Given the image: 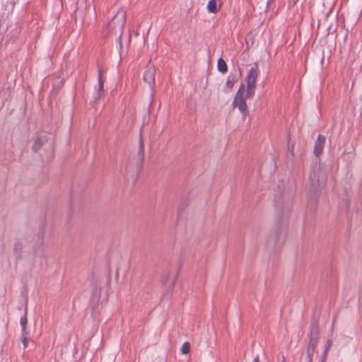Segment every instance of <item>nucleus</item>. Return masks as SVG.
Segmentation results:
<instances>
[{"label": "nucleus", "instance_id": "f257e3e1", "mask_svg": "<svg viewBox=\"0 0 362 362\" xmlns=\"http://www.w3.org/2000/svg\"><path fill=\"white\" fill-rule=\"evenodd\" d=\"M320 327L317 319L313 318L310 323V331L309 334V341L306 348L305 355L302 354L300 358V362H313L315 348L320 340Z\"/></svg>", "mask_w": 362, "mask_h": 362}, {"label": "nucleus", "instance_id": "f03ea898", "mask_svg": "<svg viewBox=\"0 0 362 362\" xmlns=\"http://www.w3.org/2000/svg\"><path fill=\"white\" fill-rule=\"evenodd\" d=\"M283 223L282 218H279L276 223L274 230L268 238V245H271L274 250L279 249L283 245Z\"/></svg>", "mask_w": 362, "mask_h": 362}, {"label": "nucleus", "instance_id": "7ed1b4c3", "mask_svg": "<svg viewBox=\"0 0 362 362\" xmlns=\"http://www.w3.org/2000/svg\"><path fill=\"white\" fill-rule=\"evenodd\" d=\"M259 74L258 64L255 63L254 66L248 71L246 76V95L245 98L250 97L254 95L257 86V78Z\"/></svg>", "mask_w": 362, "mask_h": 362}, {"label": "nucleus", "instance_id": "20e7f679", "mask_svg": "<svg viewBox=\"0 0 362 362\" xmlns=\"http://www.w3.org/2000/svg\"><path fill=\"white\" fill-rule=\"evenodd\" d=\"M245 89V85L242 84L237 91L233 102V107H238L241 113H245L247 109L246 102L243 96Z\"/></svg>", "mask_w": 362, "mask_h": 362}, {"label": "nucleus", "instance_id": "39448f33", "mask_svg": "<svg viewBox=\"0 0 362 362\" xmlns=\"http://www.w3.org/2000/svg\"><path fill=\"white\" fill-rule=\"evenodd\" d=\"M156 69L153 66L148 65L144 73V80L149 85L151 94L154 93Z\"/></svg>", "mask_w": 362, "mask_h": 362}, {"label": "nucleus", "instance_id": "423d86ee", "mask_svg": "<svg viewBox=\"0 0 362 362\" xmlns=\"http://www.w3.org/2000/svg\"><path fill=\"white\" fill-rule=\"evenodd\" d=\"M144 160V144L142 137L140 136L139 143V149H138L137 155L136 156V171H137L136 177L139 176V174L140 173V172L141 170Z\"/></svg>", "mask_w": 362, "mask_h": 362}, {"label": "nucleus", "instance_id": "0eeeda50", "mask_svg": "<svg viewBox=\"0 0 362 362\" xmlns=\"http://www.w3.org/2000/svg\"><path fill=\"white\" fill-rule=\"evenodd\" d=\"M103 86L104 81L103 80L102 69H100L98 70V87H95V91L93 95L94 103H96L102 97L103 94Z\"/></svg>", "mask_w": 362, "mask_h": 362}, {"label": "nucleus", "instance_id": "6e6552de", "mask_svg": "<svg viewBox=\"0 0 362 362\" xmlns=\"http://www.w3.org/2000/svg\"><path fill=\"white\" fill-rule=\"evenodd\" d=\"M325 142V137L321 134H319L314 146L313 153L315 156L319 157L323 151L324 145Z\"/></svg>", "mask_w": 362, "mask_h": 362}, {"label": "nucleus", "instance_id": "1a4fd4ad", "mask_svg": "<svg viewBox=\"0 0 362 362\" xmlns=\"http://www.w3.org/2000/svg\"><path fill=\"white\" fill-rule=\"evenodd\" d=\"M23 250V243L20 240H16L13 244V252L17 261L21 260L22 259Z\"/></svg>", "mask_w": 362, "mask_h": 362}, {"label": "nucleus", "instance_id": "9d476101", "mask_svg": "<svg viewBox=\"0 0 362 362\" xmlns=\"http://www.w3.org/2000/svg\"><path fill=\"white\" fill-rule=\"evenodd\" d=\"M47 142V136L37 137L35 140L33 147H32L33 151L37 152L41 148V147Z\"/></svg>", "mask_w": 362, "mask_h": 362}, {"label": "nucleus", "instance_id": "9b49d317", "mask_svg": "<svg viewBox=\"0 0 362 362\" xmlns=\"http://www.w3.org/2000/svg\"><path fill=\"white\" fill-rule=\"evenodd\" d=\"M238 76H237V73L235 71L234 72H230L229 75L228 76L226 82V87L230 89L234 86L235 83L238 81Z\"/></svg>", "mask_w": 362, "mask_h": 362}, {"label": "nucleus", "instance_id": "f8f14e48", "mask_svg": "<svg viewBox=\"0 0 362 362\" xmlns=\"http://www.w3.org/2000/svg\"><path fill=\"white\" fill-rule=\"evenodd\" d=\"M217 69L222 74H225L228 70L227 64L221 57L218 59Z\"/></svg>", "mask_w": 362, "mask_h": 362}, {"label": "nucleus", "instance_id": "ddd939ff", "mask_svg": "<svg viewBox=\"0 0 362 362\" xmlns=\"http://www.w3.org/2000/svg\"><path fill=\"white\" fill-rule=\"evenodd\" d=\"M208 11L212 13H216L218 11L216 0H210L207 4Z\"/></svg>", "mask_w": 362, "mask_h": 362}, {"label": "nucleus", "instance_id": "4468645a", "mask_svg": "<svg viewBox=\"0 0 362 362\" xmlns=\"http://www.w3.org/2000/svg\"><path fill=\"white\" fill-rule=\"evenodd\" d=\"M20 323L22 327V333H26L28 332L26 330V325L28 323V319H27V307H25V315L21 317Z\"/></svg>", "mask_w": 362, "mask_h": 362}, {"label": "nucleus", "instance_id": "2eb2a0df", "mask_svg": "<svg viewBox=\"0 0 362 362\" xmlns=\"http://www.w3.org/2000/svg\"><path fill=\"white\" fill-rule=\"evenodd\" d=\"M332 340L331 339H328L327 341V342H326L325 350H324L323 354L322 356V362L327 361V355H328L329 351V349H330V348L332 346Z\"/></svg>", "mask_w": 362, "mask_h": 362}, {"label": "nucleus", "instance_id": "dca6fc26", "mask_svg": "<svg viewBox=\"0 0 362 362\" xmlns=\"http://www.w3.org/2000/svg\"><path fill=\"white\" fill-rule=\"evenodd\" d=\"M98 284H99V281H98V278L95 276L94 274H93L91 284H92L93 287L94 288V292H98L100 293V288H98Z\"/></svg>", "mask_w": 362, "mask_h": 362}, {"label": "nucleus", "instance_id": "f3484780", "mask_svg": "<svg viewBox=\"0 0 362 362\" xmlns=\"http://www.w3.org/2000/svg\"><path fill=\"white\" fill-rule=\"evenodd\" d=\"M190 351V344L187 341L185 342L181 347V353L182 354H187Z\"/></svg>", "mask_w": 362, "mask_h": 362}, {"label": "nucleus", "instance_id": "a211bd4d", "mask_svg": "<svg viewBox=\"0 0 362 362\" xmlns=\"http://www.w3.org/2000/svg\"><path fill=\"white\" fill-rule=\"evenodd\" d=\"M293 150H294V142L291 141V139L290 136L288 135V151L291 153L292 156H294Z\"/></svg>", "mask_w": 362, "mask_h": 362}, {"label": "nucleus", "instance_id": "6ab92c4d", "mask_svg": "<svg viewBox=\"0 0 362 362\" xmlns=\"http://www.w3.org/2000/svg\"><path fill=\"white\" fill-rule=\"evenodd\" d=\"M28 332L25 333V334L24 333H22V343L23 344L24 349L28 347V341L30 340V339L28 337Z\"/></svg>", "mask_w": 362, "mask_h": 362}, {"label": "nucleus", "instance_id": "aec40b11", "mask_svg": "<svg viewBox=\"0 0 362 362\" xmlns=\"http://www.w3.org/2000/svg\"><path fill=\"white\" fill-rule=\"evenodd\" d=\"M44 236H45V227L42 226L40 228L38 233H37V237H38V239L40 240L41 243L40 244L42 243V240L44 239Z\"/></svg>", "mask_w": 362, "mask_h": 362}, {"label": "nucleus", "instance_id": "412c9836", "mask_svg": "<svg viewBox=\"0 0 362 362\" xmlns=\"http://www.w3.org/2000/svg\"><path fill=\"white\" fill-rule=\"evenodd\" d=\"M117 42L119 44V49L122 50V35H120L118 37V38L117 39Z\"/></svg>", "mask_w": 362, "mask_h": 362}, {"label": "nucleus", "instance_id": "4be33fe9", "mask_svg": "<svg viewBox=\"0 0 362 362\" xmlns=\"http://www.w3.org/2000/svg\"><path fill=\"white\" fill-rule=\"evenodd\" d=\"M253 362H259V357L258 355L256 356V357L255 358Z\"/></svg>", "mask_w": 362, "mask_h": 362}, {"label": "nucleus", "instance_id": "5701e85b", "mask_svg": "<svg viewBox=\"0 0 362 362\" xmlns=\"http://www.w3.org/2000/svg\"><path fill=\"white\" fill-rule=\"evenodd\" d=\"M274 1V0H267V7H269V6Z\"/></svg>", "mask_w": 362, "mask_h": 362}, {"label": "nucleus", "instance_id": "b1692460", "mask_svg": "<svg viewBox=\"0 0 362 362\" xmlns=\"http://www.w3.org/2000/svg\"><path fill=\"white\" fill-rule=\"evenodd\" d=\"M177 276H178V272L177 273L174 280H173V286H174L175 284V281H176V279L177 278Z\"/></svg>", "mask_w": 362, "mask_h": 362}, {"label": "nucleus", "instance_id": "393cba45", "mask_svg": "<svg viewBox=\"0 0 362 362\" xmlns=\"http://www.w3.org/2000/svg\"><path fill=\"white\" fill-rule=\"evenodd\" d=\"M281 362H286V358H285V357H284V356H283V360H282V361H281Z\"/></svg>", "mask_w": 362, "mask_h": 362}, {"label": "nucleus", "instance_id": "a878e982", "mask_svg": "<svg viewBox=\"0 0 362 362\" xmlns=\"http://www.w3.org/2000/svg\"><path fill=\"white\" fill-rule=\"evenodd\" d=\"M299 0H294V4H296Z\"/></svg>", "mask_w": 362, "mask_h": 362}, {"label": "nucleus", "instance_id": "bb28decb", "mask_svg": "<svg viewBox=\"0 0 362 362\" xmlns=\"http://www.w3.org/2000/svg\"><path fill=\"white\" fill-rule=\"evenodd\" d=\"M321 362H322V357L321 358ZM323 362H326V361H323Z\"/></svg>", "mask_w": 362, "mask_h": 362}]
</instances>
